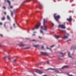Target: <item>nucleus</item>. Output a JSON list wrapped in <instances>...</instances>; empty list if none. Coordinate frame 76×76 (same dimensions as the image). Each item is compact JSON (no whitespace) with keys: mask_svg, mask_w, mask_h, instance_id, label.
I'll return each instance as SVG.
<instances>
[{"mask_svg":"<svg viewBox=\"0 0 76 76\" xmlns=\"http://www.w3.org/2000/svg\"><path fill=\"white\" fill-rule=\"evenodd\" d=\"M56 15H57L56 13L54 14V17L55 19L56 20L57 22H58L59 21L58 19L60 18V17L59 15H58L57 16H56Z\"/></svg>","mask_w":76,"mask_h":76,"instance_id":"nucleus-1","label":"nucleus"},{"mask_svg":"<svg viewBox=\"0 0 76 76\" xmlns=\"http://www.w3.org/2000/svg\"><path fill=\"white\" fill-rule=\"evenodd\" d=\"M44 25L43 26H41V28L44 30L47 31V27L45 24H43Z\"/></svg>","mask_w":76,"mask_h":76,"instance_id":"nucleus-2","label":"nucleus"},{"mask_svg":"<svg viewBox=\"0 0 76 76\" xmlns=\"http://www.w3.org/2000/svg\"><path fill=\"white\" fill-rule=\"evenodd\" d=\"M65 23H64V24L60 25H59L58 27L61 28H62L65 29L66 28V27L65 26Z\"/></svg>","mask_w":76,"mask_h":76,"instance_id":"nucleus-3","label":"nucleus"},{"mask_svg":"<svg viewBox=\"0 0 76 76\" xmlns=\"http://www.w3.org/2000/svg\"><path fill=\"white\" fill-rule=\"evenodd\" d=\"M64 36L63 39H66L68 38V36H69V34L68 33H65L64 34Z\"/></svg>","mask_w":76,"mask_h":76,"instance_id":"nucleus-4","label":"nucleus"},{"mask_svg":"<svg viewBox=\"0 0 76 76\" xmlns=\"http://www.w3.org/2000/svg\"><path fill=\"white\" fill-rule=\"evenodd\" d=\"M49 69L55 70L54 72H56L57 73H61V72H59V71L58 70H56L55 69L48 68V70H49Z\"/></svg>","mask_w":76,"mask_h":76,"instance_id":"nucleus-5","label":"nucleus"},{"mask_svg":"<svg viewBox=\"0 0 76 76\" xmlns=\"http://www.w3.org/2000/svg\"><path fill=\"white\" fill-rule=\"evenodd\" d=\"M41 53L42 55L45 56H49V55L47 53L41 52Z\"/></svg>","mask_w":76,"mask_h":76,"instance_id":"nucleus-6","label":"nucleus"},{"mask_svg":"<svg viewBox=\"0 0 76 76\" xmlns=\"http://www.w3.org/2000/svg\"><path fill=\"white\" fill-rule=\"evenodd\" d=\"M7 2H8V3L9 4V5L10 6V8L11 9H13V7L12 6L10 5H11V3H10V1L9 0H7Z\"/></svg>","mask_w":76,"mask_h":76,"instance_id":"nucleus-7","label":"nucleus"},{"mask_svg":"<svg viewBox=\"0 0 76 76\" xmlns=\"http://www.w3.org/2000/svg\"><path fill=\"white\" fill-rule=\"evenodd\" d=\"M36 72L40 74H42L43 72L42 71H40L38 69L36 71Z\"/></svg>","mask_w":76,"mask_h":76,"instance_id":"nucleus-8","label":"nucleus"},{"mask_svg":"<svg viewBox=\"0 0 76 76\" xmlns=\"http://www.w3.org/2000/svg\"><path fill=\"white\" fill-rule=\"evenodd\" d=\"M41 25V23H39L38 24H37L35 26V28L36 29H38L39 28V27Z\"/></svg>","mask_w":76,"mask_h":76,"instance_id":"nucleus-9","label":"nucleus"},{"mask_svg":"<svg viewBox=\"0 0 76 76\" xmlns=\"http://www.w3.org/2000/svg\"><path fill=\"white\" fill-rule=\"evenodd\" d=\"M19 46L20 47H21L25 46V45L23 44V43L22 42L19 45Z\"/></svg>","mask_w":76,"mask_h":76,"instance_id":"nucleus-10","label":"nucleus"},{"mask_svg":"<svg viewBox=\"0 0 76 76\" xmlns=\"http://www.w3.org/2000/svg\"><path fill=\"white\" fill-rule=\"evenodd\" d=\"M66 20H67L68 21H69V22H71L72 20V19L71 18H67Z\"/></svg>","mask_w":76,"mask_h":76,"instance_id":"nucleus-11","label":"nucleus"},{"mask_svg":"<svg viewBox=\"0 0 76 76\" xmlns=\"http://www.w3.org/2000/svg\"><path fill=\"white\" fill-rule=\"evenodd\" d=\"M59 57H62L63 56V53H61L59 54Z\"/></svg>","mask_w":76,"mask_h":76,"instance_id":"nucleus-12","label":"nucleus"},{"mask_svg":"<svg viewBox=\"0 0 76 76\" xmlns=\"http://www.w3.org/2000/svg\"><path fill=\"white\" fill-rule=\"evenodd\" d=\"M47 19H44L43 24H45V23H47Z\"/></svg>","mask_w":76,"mask_h":76,"instance_id":"nucleus-13","label":"nucleus"},{"mask_svg":"<svg viewBox=\"0 0 76 76\" xmlns=\"http://www.w3.org/2000/svg\"><path fill=\"white\" fill-rule=\"evenodd\" d=\"M68 67V66H64L62 67V69H64L65 68H67Z\"/></svg>","mask_w":76,"mask_h":76,"instance_id":"nucleus-14","label":"nucleus"},{"mask_svg":"<svg viewBox=\"0 0 76 76\" xmlns=\"http://www.w3.org/2000/svg\"><path fill=\"white\" fill-rule=\"evenodd\" d=\"M60 35H58L56 37V39H58V38H60Z\"/></svg>","mask_w":76,"mask_h":76,"instance_id":"nucleus-15","label":"nucleus"},{"mask_svg":"<svg viewBox=\"0 0 76 76\" xmlns=\"http://www.w3.org/2000/svg\"><path fill=\"white\" fill-rule=\"evenodd\" d=\"M68 56L70 58H72V57L71 56H70V52L68 53Z\"/></svg>","mask_w":76,"mask_h":76,"instance_id":"nucleus-16","label":"nucleus"},{"mask_svg":"<svg viewBox=\"0 0 76 76\" xmlns=\"http://www.w3.org/2000/svg\"><path fill=\"white\" fill-rule=\"evenodd\" d=\"M39 45H34V46L35 48H37L39 46Z\"/></svg>","mask_w":76,"mask_h":76,"instance_id":"nucleus-17","label":"nucleus"},{"mask_svg":"<svg viewBox=\"0 0 76 76\" xmlns=\"http://www.w3.org/2000/svg\"><path fill=\"white\" fill-rule=\"evenodd\" d=\"M5 20V18L4 17H3L1 18V20Z\"/></svg>","mask_w":76,"mask_h":76,"instance_id":"nucleus-18","label":"nucleus"},{"mask_svg":"<svg viewBox=\"0 0 76 76\" xmlns=\"http://www.w3.org/2000/svg\"><path fill=\"white\" fill-rule=\"evenodd\" d=\"M11 16L12 17L13 15V12H12V11H11Z\"/></svg>","mask_w":76,"mask_h":76,"instance_id":"nucleus-19","label":"nucleus"},{"mask_svg":"<svg viewBox=\"0 0 76 76\" xmlns=\"http://www.w3.org/2000/svg\"><path fill=\"white\" fill-rule=\"evenodd\" d=\"M7 19H8V20H10V17H9V16H8V15L7 16Z\"/></svg>","mask_w":76,"mask_h":76,"instance_id":"nucleus-20","label":"nucleus"},{"mask_svg":"<svg viewBox=\"0 0 76 76\" xmlns=\"http://www.w3.org/2000/svg\"><path fill=\"white\" fill-rule=\"evenodd\" d=\"M37 65H41V63H40V62H39L37 64Z\"/></svg>","mask_w":76,"mask_h":76,"instance_id":"nucleus-21","label":"nucleus"},{"mask_svg":"<svg viewBox=\"0 0 76 76\" xmlns=\"http://www.w3.org/2000/svg\"><path fill=\"white\" fill-rule=\"evenodd\" d=\"M6 58V56H4V57H3V59L4 60H5V59Z\"/></svg>","mask_w":76,"mask_h":76,"instance_id":"nucleus-22","label":"nucleus"},{"mask_svg":"<svg viewBox=\"0 0 76 76\" xmlns=\"http://www.w3.org/2000/svg\"><path fill=\"white\" fill-rule=\"evenodd\" d=\"M17 61V60L16 59H15V60H14V62L15 63Z\"/></svg>","mask_w":76,"mask_h":76,"instance_id":"nucleus-23","label":"nucleus"},{"mask_svg":"<svg viewBox=\"0 0 76 76\" xmlns=\"http://www.w3.org/2000/svg\"><path fill=\"white\" fill-rule=\"evenodd\" d=\"M47 49H49V50H50L51 51L52 50H51V48H48V47H47Z\"/></svg>","mask_w":76,"mask_h":76,"instance_id":"nucleus-24","label":"nucleus"},{"mask_svg":"<svg viewBox=\"0 0 76 76\" xmlns=\"http://www.w3.org/2000/svg\"><path fill=\"white\" fill-rule=\"evenodd\" d=\"M40 32L41 33L43 34V32L42 31V30H40Z\"/></svg>","mask_w":76,"mask_h":76,"instance_id":"nucleus-25","label":"nucleus"},{"mask_svg":"<svg viewBox=\"0 0 76 76\" xmlns=\"http://www.w3.org/2000/svg\"><path fill=\"white\" fill-rule=\"evenodd\" d=\"M44 48V46H42L41 48L43 50Z\"/></svg>","mask_w":76,"mask_h":76,"instance_id":"nucleus-26","label":"nucleus"},{"mask_svg":"<svg viewBox=\"0 0 76 76\" xmlns=\"http://www.w3.org/2000/svg\"><path fill=\"white\" fill-rule=\"evenodd\" d=\"M3 9H6V8L5 7H3Z\"/></svg>","mask_w":76,"mask_h":76,"instance_id":"nucleus-27","label":"nucleus"},{"mask_svg":"<svg viewBox=\"0 0 76 76\" xmlns=\"http://www.w3.org/2000/svg\"><path fill=\"white\" fill-rule=\"evenodd\" d=\"M29 48L27 47V48H24V49H28Z\"/></svg>","mask_w":76,"mask_h":76,"instance_id":"nucleus-28","label":"nucleus"},{"mask_svg":"<svg viewBox=\"0 0 76 76\" xmlns=\"http://www.w3.org/2000/svg\"><path fill=\"white\" fill-rule=\"evenodd\" d=\"M54 46H55L54 45H52V46H50V47H51V48H53V47H54Z\"/></svg>","mask_w":76,"mask_h":76,"instance_id":"nucleus-29","label":"nucleus"},{"mask_svg":"<svg viewBox=\"0 0 76 76\" xmlns=\"http://www.w3.org/2000/svg\"><path fill=\"white\" fill-rule=\"evenodd\" d=\"M71 40L70 39H69V40H67V41H66V42H69V41H70Z\"/></svg>","mask_w":76,"mask_h":76,"instance_id":"nucleus-30","label":"nucleus"},{"mask_svg":"<svg viewBox=\"0 0 76 76\" xmlns=\"http://www.w3.org/2000/svg\"><path fill=\"white\" fill-rule=\"evenodd\" d=\"M61 31L62 32H64L65 31L64 30H61Z\"/></svg>","mask_w":76,"mask_h":76,"instance_id":"nucleus-31","label":"nucleus"},{"mask_svg":"<svg viewBox=\"0 0 76 76\" xmlns=\"http://www.w3.org/2000/svg\"><path fill=\"white\" fill-rule=\"evenodd\" d=\"M39 39H42V37H40V36H39Z\"/></svg>","mask_w":76,"mask_h":76,"instance_id":"nucleus-32","label":"nucleus"},{"mask_svg":"<svg viewBox=\"0 0 76 76\" xmlns=\"http://www.w3.org/2000/svg\"><path fill=\"white\" fill-rule=\"evenodd\" d=\"M34 29H35V28H32V31L34 30Z\"/></svg>","mask_w":76,"mask_h":76,"instance_id":"nucleus-33","label":"nucleus"},{"mask_svg":"<svg viewBox=\"0 0 76 76\" xmlns=\"http://www.w3.org/2000/svg\"><path fill=\"white\" fill-rule=\"evenodd\" d=\"M13 26L15 28V24L14 23L13 24Z\"/></svg>","mask_w":76,"mask_h":76,"instance_id":"nucleus-34","label":"nucleus"},{"mask_svg":"<svg viewBox=\"0 0 76 76\" xmlns=\"http://www.w3.org/2000/svg\"><path fill=\"white\" fill-rule=\"evenodd\" d=\"M4 27H6V23H4Z\"/></svg>","mask_w":76,"mask_h":76,"instance_id":"nucleus-35","label":"nucleus"},{"mask_svg":"<svg viewBox=\"0 0 76 76\" xmlns=\"http://www.w3.org/2000/svg\"><path fill=\"white\" fill-rule=\"evenodd\" d=\"M2 23H1V22H0V25H2Z\"/></svg>","mask_w":76,"mask_h":76,"instance_id":"nucleus-36","label":"nucleus"},{"mask_svg":"<svg viewBox=\"0 0 76 76\" xmlns=\"http://www.w3.org/2000/svg\"><path fill=\"white\" fill-rule=\"evenodd\" d=\"M8 60H11V58H8Z\"/></svg>","mask_w":76,"mask_h":76,"instance_id":"nucleus-37","label":"nucleus"},{"mask_svg":"<svg viewBox=\"0 0 76 76\" xmlns=\"http://www.w3.org/2000/svg\"><path fill=\"white\" fill-rule=\"evenodd\" d=\"M4 14L5 15H6V12H4Z\"/></svg>","mask_w":76,"mask_h":76,"instance_id":"nucleus-38","label":"nucleus"},{"mask_svg":"<svg viewBox=\"0 0 76 76\" xmlns=\"http://www.w3.org/2000/svg\"><path fill=\"white\" fill-rule=\"evenodd\" d=\"M2 46V45H1V44L0 43V47H1Z\"/></svg>","mask_w":76,"mask_h":76,"instance_id":"nucleus-39","label":"nucleus"},{"mask_svg":"<svg viewBox=\"0 0 76 76\" xmlns=\"http://www.w3.org/2000/svg\"><path fill=\"white\" fill-rule=\"evenodd\" d=\"M32 41L33 42H34V41H35V40H32Z\"/></svg>","mask_w":76,"mask_h":76,"instance_id":"nucleus-40","label":"nucleus"},{"mask_svg":"<svg viewBox=\"0 0 76 76\" xmlns=\"http://www.w3.org/2000/svg\"><path fill=\"white\" fill-rule=\"evenodd\" d=\"M47 63L48 64H49V61H47Z\"/></svg>","mask_w":76,"mask_h":76,"instance_id":"nucleus-41","label":"nucleus"},{"mask_svg":"<svg viewBox=\"0 0 76 76\" xmlns=\"http://www.w3.org/2000/svg\"><path fill=\"white\" fill-rule=\"evenodd\" d=\"M0 36H1V37H3V35H2V34H1L0 35Z\"/></svg>","mask_w":76,"mask_h":76,"instance_id":"nucleus-42","label":"nucleus"},{"mask_svg":"<svg viewBox=\"0 0 76 76\" xmlns=\"http://www.w3.org/2000/svg\"><path fill=\"white\" fill-rule=\"evenodd\" d=\"M69 76H73L72 75H69Z\"/></svg>","mask_w":76,"mask_h":76,"instance_id":"nucleus-43","label":"nucleus"},{"mask_svg":"<svg viewBox=\"0 0 76 76\" xmlns=\"http://www.w3.org/2000/svg\"><path fill=\"white\" fill-rule=\"evenodd\" d=\"M43 76H47V75H44Z\"/></svg>","mask_w":76,"mask_h":76,"instance_id":"nucleus-44","label":"nucleus"},{"mask_svg":"<svg viewBox=\"0 0 76 76\" xmlns=\"http://www.w3.org/2000/svg\"><path fill=\"white\" fill-rule=\"evenodd\" d=\"M33 36H35V34H33Z\"/></svg>","mask_w":76,"mask_h":76,"instance_id":"nucleus-45","label":"nucleus"},{"mask_svg":"<svg viewBox=\"0 0 76 76\" xmlns=\"http://www.w3.org/2000/svg\"><path fill=\"white\" fill-rule=\"evenodd\" d=\"M52 25H53V26H54V24L53 23V24H52Z\"/></svg>","mask_w":76,"mask_h":76,"instance_id":"nucleus-46","label":"nucleus"},{"mask_svg":"<svg viewBox=\"0 0 76 76\" xmlns=\"http://www.w3.org/2000/svg\"><path fill=\"white\" fill-rule=\"evenodd\" d=\"M34 33H36V31H34Z\"/></svg>","mask_w":76,"mask_h":76,"instance_id":"nucleus-47","label":"nucleus"},{"mask_svg":"<svg viewBox=\"0 0 76 76\" xmlns=\"http://www.w3.org/2000/svg\"><path fill=\"white\" fill-rule=\"evenodd\" d=\"M26 22L27 24V20H26Z\"/></svg>","mask_w":76,"mask_h":76,"instance_id":"nucleus-48","label":"nucleus"},{"mask_svg":"<svg viewBox=\"0 0 76 76\" xmlns=\"http://www.w3.org/2000/svg\"><path fill=\"white\" fill-rule=\"evenodd\" d=\"M59 59H61V60H62V59L61 58H59Z\"/></svg>","mask_w":76,"mask_h":76,"instance_id":"nucleus-49","label":"nucleus"},{"mask_svg":"<svg viewBox=\"0 0 76 76\" xmlns=\"http://www.w3.org/2000/svg\"><path fill=\"white\" fill-rule=\"evenodd\" d=\"M54 2H56V1L55 0H54Z\"/></svg>","mask_w":76,"mask_h":76,"instance_id":"nucleus-50","label":"nucleus"},{"mask_svg":"<svg viewBox=\"0 0 76 76\" xmlns=\"http://www.w3.org/2000/svg\"><path fill=\"white\" fill-rule=\"evenodd\" d=\"M7 1V0H5V2H6Z\"/></svg>","mask_w":76,"mask_h":76,"instance_id":"nucleus-51","label":"nucleus"},{"mask_svg":"<svg viewBox=\"0 0 76 76\" xmlns=\"http://www.w3.org/2000/svg\"><path fill=\"white\" fill-rule=\"evenodd\" d=\"M11 29H12V27H11Z\"/></svg>","mask_w":76,"mask_h":76,"instance_id":"nucleus-52","label":"nucleus"},{"mask_svg":"<svg viewBox=\"0 0 76 76\" xmlns=\"http://www.w3.org/2000/svg\"><path fill=\"white\" fill-rule=\"evenodd\" d=\"M33 74L34 75V73H33Z\"/></svg>","mask_w":76,"mask_h":76,"instance_id":"nucleus-53","label":"nucleus"},{"mask_svg":"<svg viewBox=\"0 0 76 76\" xmlns=\"http://www.w3.org/2000/svg\"><path fill=\"white\" fill-rule=\"evenodd\" d=\"M10 53L9 52H8V54H9Z\"/></svg>","mask_w":76,"mask_h":76,"instance_id":"nucleus-54","label":"nucleus"},{"mask_svg":"<svg viewBox=\"0 0 76 76\" xmlns=\"http://www.w3.org/2000/svg\"><path fill=\"white\" fill-rule=\"evenodd\" d=\"M75 48H75V49H76V46H75Z\"/></svg>","mask_w":76,"mask_h":76,"instance_id":"nucleus-55","label":"nucleus"},{"mask_svg":"<svg viewBox=\"0 0 76 76\" xmlns=\"http://www.w3.org/2000/svg\"><path fill=\"white\" fill-rule=\"evenodd\" d=\"M26 39H28V38H26Z\"/></svg>","mask_w":76,"mask_h":76,"instance_id":"nucleus-56","label":"nucleus"},{"mask_svg":"<svg viewBox=\"0 0 76 76\" xmlns=\"http://www.w3.org/2000/svg\"><path fill=\"white\" fill-rule=\"evenodd\" d=\"M72 49V48H71V49Z\"/></svg>","mask_w":76,"mask_h":76,"instance_id":"nucleus-57","label":"nucleus"},{"mask_svg":"<svg viewBox=\"0 0 76 76\" xmlns=\"http://www.w3.org/2000/svg\"><path fill=\"white\" fill-rule=\"evenodd\" d=\"M14 0H13V1Z\"/></svg>","mask_w":76,"mask_h":76,"instance_id":"nucleus-58","label":"nucleus"}]
</instances>
